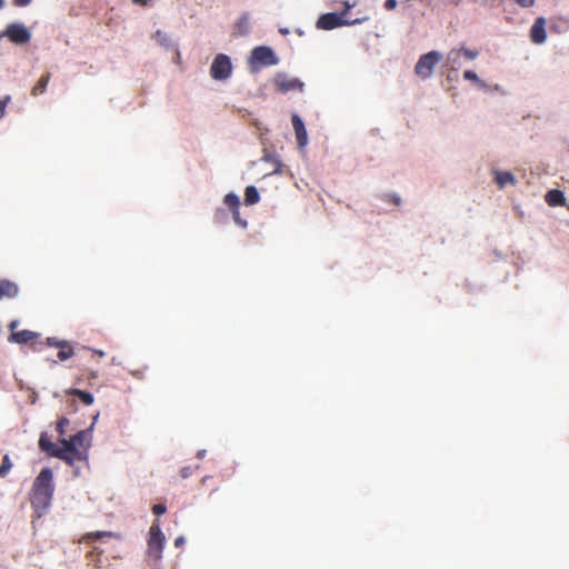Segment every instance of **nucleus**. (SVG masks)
Returning <instances> with one entry per match:
<instances>
[{
    "instance_id": "obj_14",
    "label": "nucleus",
    "mask_w": 569,
    "mask_h": 569,
    "mask_svg": "<svg viewBox=\"0 0 569 569\" xmlns=\"http://www.w3.org/2000/svg\"><path fill=\"white\" fill-rule=\"evenodd\" d=\"M276 84H277L278 90L283 93L288 92V91H295V90L302 91V88H303V83L301 81H299L298 79L282 78V79L277 80Z\"/></svg>"
},
{
    "instance_id": "obj_2",
    "label": "nucleus",
    "mask_w": 569,
    "mask_h": 569,
    "mask_svg": "<svg viewBox=\"0 0 569 569\" xmlns=\"http://www.w3.org/2000/svg\"><path fill=\"white\" fill-rule=\"evenodd\" d=\"M351 7V4L345 2V10L342 12H330L321 14L316 23L317 28L321 30H332L346 24L360 23L362 19L346 18V14Z\"/></svg>"
},
{
    "instance_id": "obj_38",
    "label": "nucleus",
    "mask_w": 569,
    "mask_h": 569,
    "mask_svg": "<svg viewBox=\"0 0 569 569\" xmlns=\"http://www.w3.org/2000/svg\"><path fill=\"white\" fill-rule=\"evenodd\" d=\"M131 375L138 379H143L144 370H133L131 371Z\"/></svg>"
},
{
    "instance_id": "obj_16",
    "label": "nucleus",
    "mask_w": 569,
    "mask_h": 569,
    "mask_svg": "<svg viewBox=\"0 0 569 569\" xmlns=\"http://www.w3.org/2000/svg\"><path fill=\"white\" fill-rule=\"evenodd\" d=\"M66 395L79 398V400L86 406H91L94 400L93 396L90 392L83 391L80 389H76V388L68 389L66 391Z\"/></svg>"
},
{
    "instance_id": "obj_26",
    "label": "nucleus",
    "mask_w": 569,
    "mask_h": 569,
    "mask_svg": "<svg viewBox=\"0 0 569 569\" xmlns=\"http://www.w3.org/2000/svg\"><path fill=\"white\" fill-rule=\"evenodd\" d=\"M69 426V420L67 418H60L57 422V431L60 436L66 433V428Z\"/></svg>"
},
{
    "instance_id": "obj_35",
    "label": "nucleus",
    "mask_w": 569,
    "mask_h": 569,
    "mask_svg": "<svg viewBox=\"0 0 569 569\" xmlns=\"http://www.w3.org/2000/svg\"><path fill=\"white\" fill-rule=\"evenodd\" d=\"M182 478H188L192 475V469L190 467H183L180 471Z\"/></svg>"
},
{
    "instance_id": "obj_46",
    "label": "nucleus",
    "mask_w": 569,
    "mask_h": 569,
    "mask_svg": "<svg viewBox=\"0 0 569 569\" xmlns=\"http://www.w3.org/2000/svg\"><path fill=\"white\" fill-rule=\"evenodd\" d=\"M203 455H204V451H199L197 456H198L199 458H202V457H203Z\"/></svg>"
},
{
    "instance_id": "obj_33",
    "label": "nucleus",
    "mask_w": 569,
    "mask_h": 569,
    "mask_svg": "<svg viewBox=\"0 0 569 569\" xmlns=\"http://www.w3.org/2000/svg\"><path fill=\"white\" fill-rule=\"evenodd\" d=\"M515 2L522 8H530L533 6L535 0H515Z\"/></svg>"
},
{
    "instance_id": "obj_31",
    "label": "nucleus",
    "mask_w": 569,
    "mask_h": 569,
    "mask_svg": "<svg viewBox=\"0 0 569 569\" xmlns=\"http://www.w3.org/2000/svg\"><path fill=\"white\" fill-rule=\"evenodd\" d=\"M463 78L466 80H471V81H475V82L479 81V78H478L477 73L475 71H472V70H466L463 72Z\"/></svg>"
},
{
    "instance_id": "obj_36",
    "label": "nucleus",
    "mask_w": 569,
    "mask_h": 569,
    "mask_svg": "<svg viewBox=\"0 0 569 569\" xmlns=\"http://www.w3.org/2000/svg\"><path fill=\"white\" fill-rule=\"evenodd\" d=\"M389 201L392 202L396 206H399L401 203V199L397 194L389 196Z\"/></svg>"
},
{
    "instance_id": "obj_24",
    "label": "nucleus",
    "mask_w": 569,
    "mask_h": 569,
    "mask_svg": "<svg viewBox=\"0 0 569 569\" xmlns=\"http://www.w3.org/2000/svg\"><path fill=\"white\" fill-rule=\"evenodd\" d=\"M153 39L160 44V46H163V47H170L171 46V39L169 38V36L161 31V30H157L153 34Z\"/></svg>"
},
{
    "instance_id": "obj_34",
    "label": "nucleus",
    "mask_w": 569,
    "mask_h": 569,
    "mask_svg": "<svg viewBox=\"0 0 569 569\" xmlns=\"http://www.w3.org/2000/svg\"><path fill=\"white\" fill-rule=\"evenodd\" d=\"M383 6L387 10H393L397 7V0H386Z\"/></svg>"
},
{
    "instance_id": "obj_45",
    "label": "nucleus",
    "mask_w": 569,
    "mask_h": 569,
    "mask_svg": "<svg viewBox=\"0 0 569 569\" xmlns=\"http://www.w3.org/2000/svg\"><path fill=\"white\" fill-rule=\"evenodd\" d=\"M90 376H91L92 378H97V376H98V375H97V372L91 371V372H90Z\"/></svg>"
},
{
    "instance_id": "obj_48",
    "label": "nucleus",
    "mask_w": 569,
    "mask_h": 569,
    "mask_svg": "<svg viewBox=\"0 0 569 569\" xmlns=\"http://www.w3.org/2000/svg\"><path fill=\"white\" fill-rule=\"evenodd\" d=\"M70 406L72 407V410H76V405L73 400L71 401Z\"/></svg>"
},
{
    "instance_id": "obj_1",
    "label": "nucleus",
    "mask_w": 569,
    "mask_h": 569,
    "mask_svg": "<svg viewBox=\"0 0 569 569\" xmlns=\"http://www.w3.org/2000/svg\"><path fill=\"white\" fill-rule=\"evenodd\" d=\"M53 492V473L51 469L43 468L36 477L29 493V501L33 509V518L40 519L48 512Z\"/></svg>"
},
{
    "instance_id": "obj_11",
    "label": "nucleus",
    "mask_w": 569,
    "mask_h": 569,
    "mask_svg": "<svg viewBox=\"0 0 569 569\" xmlns=\"http://www.w3.org/2000/svg\"><path fill=\"white\" fill-rule=\"evenodd\" d=\"M292 126L295 129L298 146L300 148H305L308 143V134L303 121L300 119L299 116L295 114L292 117Z\"/></svg>"
},
{
    "instance_id": "obj_40",
    "label": "nucleus",
    "mask_w": 569,
    "mask_h": 569,
    "mask_svg": "<svg viewBox=\"0 0 569 569\" xmlns=\"http://www.w3.org/2000/svg\"><path fill=\"white\" fill-rule=\"evenodd\" d=\"M248 23H249L248 18H247V17H242V18L239 20V22H238V27H239V28H241V27L247 28V27H248Z\"/></svg>"
},
{
    "instance_id": "obj_8",
    "label": "nucleus",
    "mask_w": 569,
    "mask_h": 569,
    "mask_svg": "<svg viewBox=\"0 0 569 569\" xmlns=\"http://www.w3.org/2000/svg\"><path fill=\"white\" fill-rule=\"evenodd\" d=\"M3 37H7L12 43L24 44L30 41L31 33L29 30L20 23H10L2 32Z\"/></svg>"
},
{
    "instance_id": "obj_28",
    "label": "nucleus",
    "mask_w": 569,
    "mask_h": 569,
    "mask_svg": "<svg viewBox=\"0 0 569 569\" xmlns=\"http://www.w3.org/2000/svg\"><path fill=\"white\" fill-rule=\"evenodd\" d=\"M64 342H67V340H59L58 338L56 337H49L47 338L46 340V345L49 346V347H56V348H60L61 345H63Z\"/></svg>"
},
{
    "instance_id": "obj_29",
    "label": "nucleus",
    "mask_w": 569,
    "mask_h": 569,
    "mask_svg": "<svg viewBox=\"0 0 569 569\" xmlns=\"http://www.w3.org/2000/svg\"><path fill=\"white\" fill-rule=\"evenodd\" d=\"M231 212H232V216H233V220H234V222H236L238 226H240V227H242V228H246V227H247V221L240 218L239 210L231 211Z\"/></svg>"
},
{
    "instance_id": "obj_42",
    "label": "nucleus",
    "mask_w": 569,
    "mask_h": 569,
    "mask_svg": "<svg viewBox=\"0 0 569 569\" xmlns=\"http://www.w3.org/2000/svg\"><path fill=\"white\" fill-rule=\"evenodd\" d=\"M149 0H132L134 4L147 6Z\"/></svg>"
},
{
    "instance_id": "obj_7",
    "label": "nucleus",
    "mask_w": 569,
    "mask_h": 569,
    "mask_svg": "<svg viewBox=\"0 0 569 569\" xmlns=\"http://www.w3.org/2000/svg\"><path fill=\"white\" fill-rule=\"evenodd\" d=\"M251 63L262 67L274 66L278 63V58L271 48L260 46L251 51Z\"/></svg>"
},
{
    "instance_id": "obj_41",
    "label": "nucleus",
    "mask_w": 569,
    "mask_h": 569,
    "mask_svg": "<svg viewBox=\"0 0 569 569\" xmlns=\"http://www.w3.org/2000/svg\"><path fill=\"white\" fill-rule=\"evenodd\" d=\"M83 440H84V438H79V439L74 440V448L78 449V447H82Z\"/></svg>"
},
{
    "instance_id": "obj_12",
    "label": "nucleus",
    "mask_w": 569,
    "mask_h": 569,
    "mask_svg": "<svg viewBox=\"0 0 569 569\" xmlns=\"http://www.w3.org/2000/svg\"><path fill=\"white\" fill-rule=\"evenodd\" d=\"M38 337L39 333L33 332L31 330L13 331L9 337V341L23 345L36 340Z\"/></svg>"
},
{
    "instance_id": "obj_17",
    "label": "nucleus",
    "mask_w": 569,
    "mask_h": 569,
    "mask_svg": "<svg viewBox=\"0 0 569 569\" xmlns=\"http://www.w3.org/2000/svg\"><path fill=\"white\" fill-rule=\"evenodd\" d=\"M50 77H51L50 72H46L44 74H42L40 77V79L38 80V82L33 86V88L31 90V94L34 97L42 94L47 89Z\"/></svg>"
},
{
    "instance_id": "obj_9",
    "label": "nucleus",
    "mask_w": 569,
    "mask_h": 569,
    "mask_svg": "<svg viewBox=\"0 0 569 569\" xmlns=\"http://www.w3.org/2000/svg\"><path fill=\"white\" fill-rule=\"evenodd\" d=\"M465 56L468 60H473L479 56L478 50H471L468 48H460V49H452L449 51L447 56V62L450 64L453 69L459 66V59L460 56Z\"/></svg>"
},
{
    "instance_id": "obj_47",
    "label": "nucleus",
    "mask_w": 569,
    "mask_h": 569,
    "mask_svg": "<svg viewBox=\"0 0 569 569\" xmlns=\"http://www.w3.org/2000/svg\"><path fill=\"white\" fill-rule=\"evenodd\" d=\"M208 479H210V477H209V476L203 477V478H202V483H204Z\"/></svg>"
},
{
    "instance_id": "obj_19",
    "label": "nucleus",
    "mask_w": 569,
    "mask_h": 569,
    "mask_svg": "<svg viewBox=\"0 0 569 569\" xmlns=\"http://www.w3.org/2000/svg\"><path fill=\"white\" fill-rule=\"evenodd\" d=\"M260 200L259 192L256 187L248 186L244 190V203L247 206L256 204Z\"/></svg>"
},
{
    "instance_id": "obj_18",
    "label": "nucleus",
    "mask_w": 569,
    "mask_h": 569,
    "mask_svg": "<svg viewBox=\"0 0 569 569\" xmlns=\"http://www.w3.org/2000/svg\"><path fill=\"white\" fill-rule=\"evenodd\" d=\"M39 447L42 451H46L50 456L53 457V452L59 450V447H57L50 438L47 436V433H42L39 439Z\"/></svg>"
},
{
    "instance_id": "obj_49",
    "label": "nucleus",
    "mask_w": 569,
    "mask_h": 569,
    "mask_svg": "<svg viewBox=\"0 0 569 569\" xmlns=\"http://www.w3.org/2000/svg\"><path fill=\"white\" fill-rule=\"evenodd\" d=\"M4 0H0V9L3 7Z\"/></svg>"
},
{
    "instance_id": "obj_21",
    "label": "nucleus",
    "mask_w": 569,
    "mask_h": 569,
    "mask_svg": "<svg viewBox=\"0 0 569 569\" xmlns=\"http://www.w3.org/2000/svg\"><path fill=\"white\" fill-rule=\"evenodd\" d=\"M73 355H74L73 347L71 346V343L69 341H67L63 345H61V347L59 348V352H58L57 357L60 361H66V360L70 359L71 357H73Z\"/></svg>"
},
{
    "instance_id": "obj_15",
    "label": "nucleus",
    "mask_w": 569,
    "mask_h": 569,
    "mask_svg": "<svg viewBox=\"0 0 569 569\" xmlns=\"http://www.w3.org/2000/svg\"><path fill=\"white\" fill-rule=\"evenodd\" d=\"M546 202L550 207L563 206L566 203L565 194L561 190L552 189L549 190L545 197Z\"/></svg>"
},
{
    "instance_id": "obj_20",
    "label": "nucleus",
    "mask_w": 569,
    "mask_h": 569,
    "mask_svg": "<svg viewBox=\"0 0 569 569\" xmlns=\"http://www.w3.org/2000/svg\"><path fill=\"white\" fill-rule=\"evenodd\" d=\"M495 180L500 188H503L508 183L513 184L516 181L513 174L509 171H497Z\"/></svg>"
},
{
    "instance_id": "obj_13",
    "label": "nucleus",
    "mask_w": 569,
    "mask_h": 569,
    "mask_svg": "<svg viewBox=\"0 0 569 569\" xmlns=\"http://www.w3.org/2000/svg\"><path fill=\"white\" fill-rule=\"evenodd\" d=\"M19 293V288L16 282L10 281L8 279L0 280V299L3 298H14Z\"/></svg>"
},
{
    "instance_id": "obj_25",
    "label": "nucleus",
    "mask_w": 569,
    "mask_h": 569,
    "mask_svg": "<svg viewBox=\"0 0 569 569\" xmlns=\"http://www.w3.org/2000/svg\"><path fill=\"white\" fill-rule=\"evenodd\" d=\"M12 462L8 455L3 456L2 463L0 466V478H4L11 470Z\"/></svg>"
},
{
    "instance_id": "obj_32",
    "label": "nucleus",
    "mask_w": 569,
    "mask_h": 569,
    "mask_svg": "<svg viewBox=\"0 0 569 569\" xmlns=\"http://www.w3.org/2000/svg\"><path fill=\"white\" fill-rule=\"evenodd\" d=\"M167 508L162 503H157L152 507V512L156 515V516H161L166 512Z\"/></svg>"
},
{
    "instance_id": "obj_22",
    "label": "nucleus",
    "mask_w": 569,
    "mask_h": 569,
    "mask_svg": "<svg viewBox=\"0 0 569 569\" xmlns=\"http://www.w3.org/2000/svg\"><path fill=\"white\" fill-rule=\"evenodd\" d=\"M223 201H224L226 206H228L231 211L239 210L240 200L236 193L230 192V193L226 194Z\"/></svg>"
},
{
    "instance_id": "obj_44",
    "label": "nucleus",
    "mask_w": 569,
    "mask_h": 569,
    "mask_svg": "<svg viewBox=\"0 0 569 569\" xmlns=\"http://www.w3.org/2000/svg\"><path fill=\"white\" fill-rule=\"evenodd\" d=\"M92 352H93V355H97V356H99V357H103V356H104V352H103V351H101V350H96V349H94V350H92Z\"/></svg>"
},
{
    "instance_id": "obj_5",
    "label": "nucleus",
    "mask_w": 569,
    "mask_h": 569,
    "mask_svg": "<svg viewBox=\"0 0 569 569\" xmlns=\"http://www.w3.org/2000/svg\"><path fill=\"white\" fill-rule=\"evenodd\" d=\"M441 58L442 57L438 51H430L426 54H422L415 67L416 74L422 79L431 77L433 68L441 60Z\"/></svg>"
},
{
    "instance_id": "obj_27",
    "label": "nucleus",
    "mask_w": 569,
    "mask_h": 569,
    "mask_svg": "<svg viewBox=\"0 0 569 569\" xmlns=\"http://www.w3.org/2000/svg\"><path fill=\"white\" fill-rule=\"evenodd\" d=\"M263 160L270 161L273 163L274 168L271 173H279L281 171V162L278 159H276L271 156H266V157H263Z\"/></svg>"
},
{
    "instance_id": "obj_6",
    "label": "nucleus",
    "mask_w": 569,
    "mask_h": 569,
    "mask_svg": "<svg viewBox=\"0 0 569 569\" xmlns=\"http://www.w3.org/2000/svg\"><path fill=\"white\" fill-rule=\"evenodd\" d=\"M232 66L227 54L219 53L210 67V76L216 80H226L231 74Z\"/></svg>"
},
{
    "instance_id": "obj_30",
    "label": "nucleus",
    "mask_w": 569,
    "mask_h": 569,
    "mask_svg": "<svg viewBox=\"0 0 569 569\" xmlns=\"http://www.w3.org/2000/svg\"><path fill=\"white\" fill-rule=\"evenodd\" d=\"M10 96H7L4 99L0 100V119L4 117L7 106L10 101Z\"/></svg>"
},
{
    "instance_id": "obj_43",
    "label": "nucleus",
    "mask_w": 569,
    "mask_h": 569,
    "mask_svg": "<svg viewBox=\"0 0 569 569\" xmlns=\"http://www.w3.org/2000/svg\"><path fill=\"white\" fill-rule=\"evenodd\" d=\"M17 325L18 322L17 321H11L10 325H9V329L11 330V332H13L17 328Z\"/></svg>"
},
{
    "instance_id": "obj_10",
    "label": "nucleus",
    "mask_w": 569,
    "mask_h": 569,
    "mask_svg": "<svg viewBox=\"0 0 569 569\" xmlns=\"http://www.w3.org/2000/svg\"><path fill=\"white\" fill-rule=\"evenodd\" d=\"M546 19L543 17H539L535 20L533 24L530 29V39L536 44H541L547 39L546 33Z\"/></svg>"
},
{
    "instance_id": "obj_39",
    "label": "nucleus",
    "mask_w": 569,
    "mask_h": 569,
    "mask_svg": "<svg viewBox=\"0 0 569 569\" xmlns=\"http://www.w3.org/2000/svg\"><path fill=\"white\" fill-rule=\"evenodd\" d=\"M184 545V538L182 536L180 537H177L176 540H174V546L177 548H180Z\"/></svg>"
},
{
    "instance_id": "obj_37",
    "label": "nucleus",
    "mask_w": 569,
    "mask_h": 569,
    "mask_svg": "<svg viewBox=\"0 0 569 569\" xmlns=\"http://www.w3.org/2000/svg\"><path fill=\"white\" fill-rule=\"evenodd\" d=\"M31 2V0H13V4L17 7H26Z\"/></svg>"
},
{
    "instance_id": "obj_23",
    "label": "nucleus",
    "mask_w": 569,
    "mask_h": 569,
    "mask_svg": "<svg viewBox=\"0 0 569 569\" xmlns=\"http://www.w3.org/2000/svg\"><path fill=\"white\" fill-rule=\"evenodd\" d=\"M113 533L111 531H94L88 532L83 536V540L87 542L94 541L98 539H102L104 537H112Z\"/></svg>"
},
{
    "instance_id": "obj_3",
    "label": "nucleus",
    "mask_w": 569,
    "mask_h": 569,
    "mask_svg": "<svg viewBox=\"0 0 569 569\" xmlns=\"http://www.w3.org/2000/svg\"><path fill=\"white\" fill-rule=\"evenodd\" d=\"M79 438H86V432L79 431L69 440L62 439V447H59V450L53 452V457L66 461L70 466H72L76 460H81L82 453L77 448H74V440Z\"/></svg>"
},
{
    "instance_id": "obj_4",
    "label": "nucleus",
    "mask_w": 569,
    "mask_h": 569,
    "mask_svg": "<svg viewBox=\"0 0 569 569\" xmlns=\"http://www.w3.org/2000/svg\"><path fill=\"white\" fill-rule=\"evenodd\" d=\"M164 542V535L160 529L159 522L156 521L149 529L148 555L153 559L159 560L162 556Z\"/></svg>"
}]
</instances>
